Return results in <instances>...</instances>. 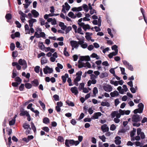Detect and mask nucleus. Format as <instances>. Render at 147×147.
<instances>
[{"mask_svg":"<svg viewBox=\"0 0 147 147\" xmlns=\"http://www.w3.org/2000/svg\"><path fill=\"white\" fill-rule=\"evenodd\" d=\"M83 136H80L78 137V141H74L73 140H66L65 141V144L67 147H69L70 146L78 145L80 142H82L83 140Z\"/></svg>","mask_w":147,"mask_h":147,"instance_id":"f257e3e1","label":"nucleus"},{"mask_svg":"<svg viewBox=\"0 0 147 147\" xmlns=\"http://www.w3.org/2000/svg\"><path fill=\"white\" fill-rule=\"evenodd\" d=\"M142 118L138 114L134 115L132 117V121L134 123H133V125L137 127H139L140 125V123H137L141 121Z\"/></svg>","mask_w":147,"mask_h":147,"instance_id":"f03ea898","label":"nucleus"},{"mask_svg":"<svg viewBox=\"0 0 147 147\" xmlns=\"http://www.w3.org/2000/svg\"><path fill=\"white\" fill-rule=\"evenodd\" d=\"M138 109H136L134 110V113L136 114L138 113H141L143 112L144 105L142 103H139L138 105Z\"/></svg>","mask_w":147,"mask_h":147,"instance_id":"7ed1b4c3","label":"nucleus"},{"mask_svg":"<svg viewBox=\"0 0 147 147\" xmlns=\"http://www.w3.org/2000/svg\"><path fill=\"white\" fill-rule=\"evenodd\" d=\"M79 41H77L75 40H71L70 42L71 46L72 47V50H73L74 49H77L80 45Z\"/></svg>","mask_w":147,"mask_h":147,"instance_id":"20e7f679","label":"nucleus"},{"mask_svg":"<svg viewBox=\"0 0 147 147\" xmlns=\"http://www.w3.org/2000/svg\"><path fill=\"white\" fill-rule=\"evenodd\" d=\"M18 63L20 65L22 66V68L24 70L27 67V65L26 61L21 59H19Z\"/></svg>","mask_w":147,"mask_h":147,"instance_id":"39448f33","label":"nucleus"},{"mask_svg":"<svg viewBox=\"0 0 147 147\" xmlns=\"http://www.w3.org/2000/svg\"><path fill=\"white\" fill-rule=\"evenodd\" d=\"M70 6L68 5L67 2L65 3V5H62V8L61 12H63L64 13H66V10L68 11L70 9Z\"/></svg>","mask_w":147,"mask_h":147,"instance_id":"423d86ee","label":"nucleus"},{"mask_svg":"<svg viewBox=\"0 0 147 147\" xmlns=\"http://www.w3.org/2000/svg\"><path fill=\"white\" fill-rule=\"evenodd\" d=\"M118 111H114L112 112L111 114V116L112 118H114L115 116L116 118H119L120 117L121 115Z\"/></svg>","mask_w":147,"mask_h":147,"instance_id":"0eeeda50","label":"nucleus"},{"mask_svg":"<svg viewBox=\"0 0 147 147\" xmlns=\"http://www.w3.org/2000/svg\"><path fill=\"white\" fill-rule=\"evenodd\" d=\"M122 62L123 64L125 65L131 71L133 70L134 69L132 66L127 61L125 60H123Z\"/></svg>","mask_w":147,"mask_h":147,"instance_id":"6e6552de","label":"nucleus"},{"mask_svg":"<svg viewBox=\"0 0 147 147\" xmlns=\"http://www.w3.org/2000/svg\"><path fill=\"white\" fill-rule=\"evenodd\" d=\"M53 69L52 68H50L48 66H45L43 69V71L45 74H51L53 72Z\"/></svg>","mask_w":147,"mask_h":147,"instance_id":"1a4fd4ad","label":"nucleus"},{"mask_svg":"<svg viewBox=\"0 0 147 147\" xmlns=\"http://www.w3.org/2000/svg\"><path fill=\"white\" fill-rule=\"evenodd\" d=\"M80 27H82L85 31H86L87 29H90V26L88 24H85L84 23H81Z\"/></svg>","mask_w":147,"mask_h":147,"instance_id":"9d476101","label":"nucleus"},{"mask_svg":"<svg viewBox=\"0 0 147 147\" xmlns=\"http://www.w3.org/2000/svg\"><path fill=\"white\" fill-rule=\"evenodd\" d=\"M104 90L107 92H110L112 90V87L109 84H107L106 86H104L103 87Z\"/></svg>","mask_w":147,"mask_h":147,"instance_id":"9b49d317","label":"nucleus"},{"mask_svg":"<svg viewBox=\"0 0 147 147\" xmlns=\"http://www.w3.org/2000/svg\"><path fill=\"white\" fill-rule=\"evenodd\" d=\"M102 114L100 112L94 113L93 116L91 117V119H98V117L100 116Z\"/></svg>","mask_w":147,"mask_h":147,"instance_id":"f8f14e48","label":"nucleus"},{"mask_svg":"<svg viewBox=\"0 0 147 147\" xmlns=\"http://www.w3.org/2000/svg\"><path fill=\"white\" fill-rule=\"evenodd\" d=\"M79 44L80 47L83 49H86L88 47V44L86 42L84 43L83 40H80Z\"/></svg>","mask_w":147,"mask_h":147,"instance_id":"ddd939ff","label":"nucleus"},{"mask_svg":"<svg viewBox=\"0 0 147 147\" xmlns=\"http://www.w3.org/2000/svg\"><path fill=\"white\" fill-rule=\"evenodd\" d=\"M101 128L102 130L103 133L108 132L109 130V128L107 126V125L105 124L102 125Z\"/></svg>","mask_w":147,"mask_h":147,"instance_id":"4468645a","label":"nucleus"},{"mask_svg":"<svg viewBox=\"0 0 147 147\" xmlns=\"http://www.w3.org/2000/svg\"><path fill=\"white\" fill-rule=\"evenodd\" d=\"M37 21L36 19L31 18L28 20L29 26L30 27H32L34 23Z\"/></svg>","mask_w":147,"mask_h":147,"instance_id":"2eb2a0df","label":"nucleus"},{"mask_svg":"<svg viewBox=\"0 0 147 147\" xmlns=\"http://www.w3.org/2000/svg\"><path fill=\"white\" fill-rule=\"evenodd\" d=\"M71 90L73 93H74L76 95H78V88L76 87H72L71 88Z\"/></svg>","mask_w":147,"mask_h":147,"instance_id":"dca6fc26","label":"nucleus"},{"mask_svg":"<svg viewBox=\"0 0 147 147\" xmlns=\"http://www.w3.org/2000/svg\"><path fill=\"white\" fill-rule=\"evenodd\" d=\"M80 60L82 61H89L90 60V57L89 56H82L81 57Z\"/></svg>","mask_w":147,"mask_h":147,"instance_id":"f3484780","label":"nucleus"},{"mask_svg":"<svg viewBox=\"0 0 147 147\" xmlns=\"http://www.w3.org/2000/svg\"><path fill=\"white\" fill-rule=\"evenodd\" d=\"M31 12L33 15L34 17L35 18L39 16V13L35 10H32L31 11Z\"/></svg>","mask_w":147,"mask_h":147,"instance_id":"a211bd4d","label":"nucleus"},{"mask_svg":"<svg viewBox=\"0 0 147 147\" xmlns=\"http://www.w3.org/2000/svg\"><path fill=\"white\" fill-rule=\"evenodd\" d=\"M31 83L34 86H37L39 84L38 81L37 79H34L31 82Z\"/></svg>","mask_w":147,"mask_h":147,"instance_id":"6ab92c4d","label":"nucleus"},{"mask_svg":"<svg viewBox=\"0 0 147 147\" xmlns=\"http://www.w3.org/2000/svg\"><path fill=\"white\" fill-rule=\"evenodd\" d=\"M118 51L113 52L112 53H110L108 55V56L110 59L112 58L113 56L116 55L118 54Z\"/></svg>","mask_w":147,"mask_h":147,"instance_id":"aec40b11","label":"nucleus"},{"mask_svg":"<svg viewBox=\"0 0 147 147\" xmlns=\"http://www.w3.org/2000/svg\"><path fill=\"white\" fill-rule=\"evenodd\" d=\"M111 96L113 97L118 96L119 94L117 91L115 90L113 92H111L110 94Z\"/></svg>","mask_w":147,"mask_h":147,"instance_id":"412c9836","label":"nucleus"},{"mask_svg":"<svg viewBox=\"0 0 147 147\" xmlns=\"http://www.w3.org/2000/svg\"><path fill=\"white\" fill-rule=\"evenodd\" d=\"M115 144L117 145H119L121 143V141L120 140L121 138L119 136L115 138Z\"/></svg>","mask_w":147,"mask_h":147,"instance_id":"4be33fe9","label":"nucleus"},{"mask_svg":"<svg viewBox=\"0 0 147 147\" xmlns=\"http://www.w3.org/2000/svg\"><path fill=\"white\" fill-rule=\"evenodd\" d=\"M68 74H65L64 76H63L62 77V79L63 82L65 83L66 81L67 78L68 77Z\"/></svg>","mask_w":147,"mask_h":147,"instance_id":"5701e85b","label":"nucleus"},{"mask_svg":"<svg viewBox=\"0 0 147 147\" xmlns=\"http://www.w3.org/2000/svg\"><path fill=\"white\" fill-rule=\"evenodd\" d=\"M24 28L26 34H30V32L29 27L28 24H26L25 25Z\"/></svg>","mask_w":147,"mask_h":147,"instance_id":"b1692460","label":"nucleus"},{"mask_svg":"<svg viewBox=\"0 0 147 147\" xmlns=\"http://www.w3.org/2000/svg\"><path fill=\"white\" fill-rule=\"evenodd\" d=\"M68 15L69 17L73 19H75L76 18V16L74 14L73 12L71 11L69 12Z\"/></svg>","mask_w":147,"mask_h":147,"instance_id":"393cba45","label":"nucleus"},{"mask_svg":"<svg viewBox=\"0 0 147 147\" xmlns=\"http://www.w3.org/2000/svg\"><path fill=\"white\" fill-rule=\"evenodd\" d=\"M82 7L84 9L85 12H88L89 11L88 7L87 5L86 4H84L82 5Z\"/></svg>","mask_w":147,"mask_h":147,"instance_id":"a878e982","label":"nucleus"},{"mask_svg":"<svg viewBox=\"0 0 147 147\" xmlns=\"http://www.w3.org/2000/svg\"><path fill=\"white\" fill-rule=\"evenodd\" d=\"M101 105L103 106H107L109 107L110 106L109 103L108 102H102L101 103Z\"/></svg>","mask_w":147,"mask_h":147,"instance_id":"bb28decb","label":"nucleus"},{"mask_svg":"<svg viewBox=\"0 0 147 147\" xmlns=\"http://www.w3.org/2000/svg\"><path fill=\"white\" fill-rule=\"evenodd\" d=\"M67 48L65 47L64 48V50L63 51L64 55L66 57H68L69 56V54L68 52L66 51Z\"/></svg>","mask_w":147,"mask_h":147,"instance_id":"cd10ccee","label":"nucleus"},{"mask_svg":"<svg viewBox=\"0 0 147 147\" xmlns=\"http://www.w3.org/2000/svg\"><path fill=\"white\" fill-rule=\"evenodd\" d=\"M43 122L45 124L49 123L50 122L49 119L47 117L44 118L43 120Z\"/></svg>","mask_w":147,"mask_h":147,"instance_id":"c85d7f7f","label":"nucleus"},{"mask_svg":"<svg viewBox=\"0 0 147 147\" xmlns=\"http://www.w3.org/2000/svg\"><path fill=\"white\" fill-rule=\"evenodd\" d=\"M25 85V87L28 89H30L32 87V84L28 83H26Z\"/></svg>","mask_w":147,"mask_h":147,"instance_id":"c756f323","label":"nucleus"},{"mask_svg":"<svg viewBox=\"0 0 147 147\" xmlns=\"http://www.w3.org/2000/svg\"><path fill=\"white\" fill-rule=\"evenodd\" d=\"M5 18L7 20H10L12 18V16L11 14L9 13H7L5 16Z\"/></svg>","mask_w":147,"mask_h":147,"instance_id":"7c9ffc66","label":"nucleus"},{"mask_svg":"<svg viewBox=\"0 0 147 147\" xmlns=\"http://www.w3.org/2000/svg\"><path fill=\"white\" fill-rule=\"evenodd\" d=\"M90 57L92 58H95L96 59H99V57L97 54L95 53H93L91 55Z\"/></svg>","mask_w":147,"mask_h":147,"instance_id":"2f4dec72","label":"nucleus"},{"mask_svg":"<svg viewBox=\"0 0 147 147\" xmlns=\"http://www.w3.org/2000/svg\"><path fill=\"white\" fill-rule=\"evenodd\" d=\"M28 113L26 111H23L20 113V116H24L27 115V114H28Z\"/></svg>","mask_w":147,"mask_h":147,"instance_id":"473e14b6","label":"nucleus"},{"mask_svg":"<svg viewBox=\"0 0 147 147\" xmlns=\"http://www.w3.org/2000/svg\"><path fill=\"white\" fill-rule=\"evenodd\" d=\"M31 128L34 131V132L35 133L36 131V127L34 125V123L32 122L31 123Z\"/></svg>","mask_w":147,"mask_h":147,"instance_id":"72a5a7b5","label":"nucleus"},{"mask_svg":"<svg viewBox=\"0 0 147 147\" xmlns=\"http://www.w3.org/2000/svg\"><path fill=\"white\" fill-rule=\"evenodd\" d=\"M90 33L87 32L86 33V35L85 36L86 39L88 40H90L91 37L89 35Z\"/></svg>","mask_w":147,"mask_h":147,"instance_id":"f704fd0d","label":"nucleus"},{"mask_svg":"<svg viewBox=\"0 0 147 147\" xmlns=\"http://www.w3.org/2000/svg\"><path fill=\"white\" fill-rule=\"evenodd\" d=\"M66 103L69 106L74 107V103L69 100H67L66 101Z\"/></svg>","mask_w":147,"mask_h":147,"instance_id":"c9c22d12","label":"nucleus"},{"mask_svg":"<svg viewBox=\"0 0 147 147\" xmlns=\"http://www.w3.org/2000/svg\"><path fill=\"white\" fill-rule=\"evenodd\" d=\"M23 127L25 129H28L30 127V125L27 123H25L23 125Z\"/></svg>","mask_w":147,"mask_h":147,"instance_id":"e433bc0d","label":"nucleus"},{"mask_svg":"<svg viewBox=\"0 0 147 147\" xmlns=\"http://www.w3.org/2000/svg\"><path fill=\"white\" fill-rule=\"evenodd\" d=\"M40 21V25L43 26L45 24V20L42 18H40L39 19Z\"/></svg>","mask_w":147,"mask_h":147,"instance_id":"4c0bfd02","label":"nucleus"},{"mask_svg":"<svg viewBox=\"0 0 147 147\" xmlns=\"http://www.w3.org/2000/svg\"><path fill=\"white\" fill-rule=\"evenodd\" d=\"M136 131V129L133 128V130L130 133V136L131 137H133L134 136Z\"/></svg>","mask_w":147,"mask_h":147,"instance_id":"58836bf2","label":"nucleus"},{"mask_svg":"<svg viewBox=\"0 0 147 147\" xmlns=\"http://www.w3.org/2000/svg\"><path fill=\"white\" fill-rule=\"evenodd\" d=\"M15 81L18 82L19 84H20L22 82L21 79L19 77H16L15 78Z\"/></svg>","mask_w":147,"mask_h":147,"instance_id":"ea45409f","label":"nucleus"},{"mask_svg":"<svg viewBox=\"0 0 147 147\" xmlns=\"http://www.w3.org/2000/svg\"><path fill=\"white\" fill-rule=\"evenodd\" d=\"M78 62L79 64L78 65V67L79 68H81L83 67H85L84 64V63L83 62L80 63L79 61Z\"/></svg>","mask_w":147,"mask_h":147,"instance_id":"a19ab883","label":"nucleus"},{"mask_svg":"<svg viewBox=\"0 0 147 147\" xmlns=\"http://www.w3.org/2000/svg\"><path fill=\"white\" fill-rule=\"evenodd\" d=\"M38 102L39 103L40 106L42 107V109L44 110H45V104H44V103L42 102V101L41 100H39L38 101Z\"/></svg>","mask_w":147,"mask_h":147,"instance_id":"79ce46f5","label":"nucleus"},{"mask_svg":"<svg viewBox=\"0 0 147 147\" xmlns=\"http://www.w3.org/2000/svg\"><path fill=\"white\" fill-rule=\"evenodd\" d=\"M99 138L101 139L103 142H105L106 141V138L104 136V135H103L102 136H98Z\"/></svg>","mask_w":147,"mask_h":147,"instance_id":"37998d69","label":"nucleus"},{"mask_svg":"<svg viewBox=\"0 0 147 147\" xmlns=\"http://www.w3.org/2000/svg\"><path fill=\"white\" fill-rule=\"evenodd\" d=\"M66 29L65 32L66 34L71 30L72 28L71 26H69L67 27Z\"/></svg>","mask_w":147,"mask_h":147,"instance_id":"c03bdc74","label":"nucleus"},{"mask_svg":"<svg viewBox=\"0 0 147 147\" xmlns=\"http://www.w3.org/2000/svg\"><path fill=\"white\" fill-rule=\"evenodd\" d=\"M40 68V67L39 66H37L34 68V71L36 73H38L39 72Z\"/></svg>","mask_w":147,"mask_h":147,"instance_id":"a18cd8bd","label":"nucleus"},{"mask_svg":"<svg viewBox=\"0 0 147 147\" xmlns=\"http://www.w3.org/2000/svg\"><path fill=\"white\" fill-rule=\"evenodd\" d=\"M39 47L42 50H43L45 48V47L42 42H41L39 44Z\"/></svg>","mask_w":147,"mask_h":147,"instance_id":"49530a36","label":"nucleus"},{"mask_svg":"<svg viewBox=\"0 0 147 147\" xmlns=\"http://www.w3.org/2000/svg\"><path fill=\"white\" fill-rule=\"evenodd\" d=\"M42 129L46 132H48L49 130V128L47 127H44L42 128Z\"/></svg>","mask_w":147,"mask_h":147,"instance_id":"de8ad7c7","label":"nucleus"},{"mask_svg":"<svg viewBox=\"0 0 147 147\" xmlns=\"http://www.w3.org/2000/svg\"><path fill=\"white\" fill-rule=\"evenodd\" d=\"M24 84H21V85L19 87V90L20 91H22L24 88Z\"/></svg>","mask_w":147,"mask_h":147,"instance_id":"09e8293b","label":"nucleus"},{"mask_svg":"<svg viewBox=\"0 0 147 147\" xmlns=\"http://www.w3.org/2000/svg\"><path fill=\"white\" fill-rule=\"evenodd\" d=\"M15 47V45L13 43H11L10 44V48L11 51H12L14 50Z\"/></svg>","mask_w":147,"mask_h":147,"instance_id":"8fccbe9b","label":"nucleus"},{"mask_svg":"<svg viewBox=\"0 0 147 147\" xmlns=\"http://www.w3.org/2000/svg\"><path fill=\"white\" fill-rule=\"evenodd\" d=\"M116 128V127L114 124H112L111 125L110 127V129L112 131L114 130Z\"/></svg>","mask_w":147,"mask_h":147,"instance_id":"3c124183","label":"nucleus"},{"mask_svg":"<svg viewBox=\"0 0 147 147\" xmlns=\"http://www.w3.org/2000/svg\"><path fill=\"white\" fill-rule=\"evenodd\" d=\"M15 119H12V120L10 121L9 122V125H13L15 123Z\"/></svg>","mask_w":147,"mask_h":147,"instance_id":"603ef678","label":"nucleus"},{"mask_svg":"<svg viewBox=\"0 0 147 147\" xmlns=\"http://www.w3.org/2000/svg\"><path fill=\"white\" fill-rule=\"evenodd\" d=\"M47 61L44 57H43L41 60V63L42 64L47 63Z\"/></svg>","mask_w":147,"mask_h":147,"instance_id":"864d4df0","label":"nucleus"},{"mask_svg":"<svg viewBox=\"0 0 147 147\" xmlns=\"http://www.w3.org/2000/svg\"><path fill=\"white\" fill-rule=\"evenodd\" d=\"M85 67H87L88 68H90L91 67V65L90 63L88 62H86L85 63H84Z\"/></svg>","mask_w":147,"mask_h":147,"instance_id":"5fc2aeb1","label":"nucleus"},{"mask_svg":"<svg viewBox=\"0 0 147 147\" xmlns=\"http://www.w3.org/2000/svg\"><path fill=\"white\" fill-rule=\"evenodd\" d=\"M107 31L108 34L110 35L112 38H113V34L111 32V30L109 28L107 29Z\"/></svg>","mask_w":147,"mask_h":147,"instance_id":"6e6d98bb","label":"nucleus"},{"mask_svg":"<svg viewBox=\"0 0 147 147\" xmlns=\"http://www.w3.org/2000/svg\"><path fill=\"white\" fill-rule=\"evenodd\" d=\"M111 48L112 50H114L115 51H118L117 49V46L116 45H114Z\"/></svg>","mask_w":147,"mask_h":147,"instance_id":"4d7b16f0","label":"nucleus"},{"mask_svg":"<svg viewBox=\"0 0 147 147\" xmlns=\"http://www.w3.org/2000/svg\"><path fill=\"white\" fill-rule=\"evenodd\" d=\"M57 140L60 142H62L63 141V139L62 137L59 136L57 138Z\"/></svg>","mask_w":147,"mask_h":147,"instance_id":"13d9d810","label":"nucleus"},{"mask_svg":"<svg viewBox=\"0 0 147 147\" xmlns=\"http://www.w3.org/2000/svg\"><path fill=\"white\" fill-rule=\"evenodd\" d=\"M125 132V131L124 129H120L119 130L118 134L119 135H121V133H124Z\"/></svg>","mask_w":147,"mask_h":147,"instance_id":"bf43d9fd","label":"nucleus"},{"mask_svg":"<svg viewBox=\"0 0 147 147\" xmlns=\"http://www.w3.org/2000/svg\"><path fill=\"white\" fill-rule=\"evenodd\" d=\"M67 82L69 83V86H72V84L71 83V80L70 78L68 77Z\"/></svg>","mask_w":147,"mask_h":147,"instance_id":"052dcab7","label":"nucleus"},{"mask_svg":"<svg viewBox=\"0 0 147 147\" xmlns=\"http://www.w3.org/2000/svg\"><path fill=\"white\" fill-rule=\"evenodd\" d=\"M120 69L121 71V74L123 75H125L126 74V73L125 72V68L121 67H120Z\"/></svg>","mask_w":147,"mask_h":147,"instance_id":"680f3d73","label":"nucleus"},{"mask_svg":"<svg viewBox=\"0 0 147 147\" xmlns=\"http://www.w3.org/2000/svg\"><path fill=\"white\" fill-rule=\"evenodd\" d=\"M53 98H54L55 101H58L59 100V96L55 94L53 96Z\"/></svg>","mask_w":147,"mask_h":147,"instance_id":"e2e57ef3","label":"nucleus"},{"mask_svg":"<svg viewBox=\"0 0 147 147\" xmlns=\"http://www.w3.org/2000/svg\"><path fill=\"white\" fill-rule=\"evenodd\" d=\"M119 99L118 98L116 99L115 100V105L117 106L119 103Z\"/></svg>","mask_w":147,"mask_h":147,"instance_id":"0e129e2a","label":"nucleus"},{"mask_svg":"<svg viewBox=\"0 0 147 147\" xmlns=\"http://www.w3.org/2000/svg\"><path fill=\"white\" fill-rule=\"evenodd\" d=\"M98 90L96 87H95L94 88L93 90V93L94 95L98 93Z\"/></svg>","mask_w":147,"mask_h":147,"instance_id":"69168bd1","label":"nucleus"},{"mask_svg":"<svg viewBox=\"0 0 147 147\" xmlns=\"http://www.w3.org/2000/svg\"><path fill=\"white\" fill-rule=\"evenodd\" d=\"M15 24L17 25V27L18 28H20L21 26L20 23L18 21L15 22Z\"/></svg>","mask_w":147,"mask_h":147,"instance_id":"338daca9","label":"nucleus"},{"mask_svg":"<svg viewBox=\"0 0 147 147\" xmlns=\"http://www.w3.org/2000/svg\"><path fill=\"white\" fill-rule=\"evenodd\" d=\"M96 13V11L94 9L90 11V13L91 15H92L94 13Z\"/></svg>","mask_w":147,"mask_h":147,"instance_id":"774afa93","label":"nucleus"}]
</instances>
